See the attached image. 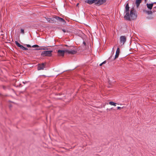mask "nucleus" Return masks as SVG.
<instances>
[{
  "label": "nucleus",
  "mask_w": 156,
  "mask_h": 156,
  "mask_svg": "<svg viewBox=\"0 0 156 156\" xmlns=\"http://www.w3.org/2000/svg\"><path fill=\"white\" fill-rule=\"evenodd\" d=\"M129 4L127 3L125 7V12L126 14L124 16V18L125 19L130 20H134L136 19L137 17V15L135 9L132 8L131 9L130 11V13H129Z\"/></svg>",
  "instance_id": "f257e3e1"
},
{
  "label": "nucleus",
  "mask_w": 156,
  "mask_h": 156,
  "mask_svg": "<svg viewBox=\"0 0 156 156\" xmlns=\"http://www.w3.org/2000/svg\"><path fill=\"white\" fill-rule=\"evenodd\" d=\"M106 1H88V4L94 3L96 5L99 6L105 2Z\"/></svg>",
  "instance_id": "f03ea898"
},
{
  "label": "nucleus",
  "mask_w": 156,
  "mask_h": 156,
  "mask_svg": "<svg viewBox=\"0 0 156 156\" xmlns=\"http://www.w3.org/2000/svg\"><path fill=\"white\" fill-rule=\"evenodd\" d=\"M52 51H44L42 52L41 53V55L43 56L50 57L52 55Z\"/></svg>",
  "instance_id": "7ed1b4c3"
},
{
  "label": "nucleus",
  "mask_w": 156,
  "mask_h": 156,
  "mask_svg": "<svg viewBox=\"0 0 156 156\" xmlns=\"http://www.w3.org/2000/svg\"><path fill=\"white\" fill-rule=\"evenodd\" d=\"M55 18L57 20V22L59 24H64L66 23V22L62 18L58 16H56Z\"/></svg>",
  "instance_id": "20e7f679"
},
{
  "label": "nucleus",
  "mask_w": 156,
  "mask_h": 156,
  "mask_svg": "<svg viewBox=\"0 0 156 156\" xmlns=\"http://www.w3.org/2000/svg\"><path fill=\"white\" fill-rule=\"evenodd\" d=\"M126 37L125 36H121L120 37V42L122 45H123L126 41Z\"/></svg>",
  "instance_id": "39448f33"
},
{
  "label": "nucleus",
  "mask_w": 156,
  "mask_h": 156,
  "mask_svg": "<svg viewBox=\"0 0 156 156\" xmlns=\"http://www.w3.org/2000/svg\"><path fill=\"white\" fill-rule=\"evenodd\" d=\"M46 63H42V64H39L38 65L37 69L38 70H43L44 68Z\"/></svg>",
  "instance_id": "423d86ee"
},
{
  "label": "nucleus",
  "mask_w": 156,
  "mask_h": 156,
  "mask_svg": "<svg viewBox=\"0 0 156 156\" xmlns=\"http://www.w3.org/2000/svg\"><path fill=\"white\" fill-rule=\"evenodd\" d=\"M65 52V50H58L57 51L58 55L62 56H64Z\"/></svg>",
  "instance_id": "0eeeda50"
},
{
  "label": "nucleus",
  "mask_w": 156,
  "mask_h": 156,
  "mask_svg": "<svg viewBox=\"0 0 156 156\" xmlns=\"http://www.w3.org/2000/svg\"><path fill=\"white\" fill-rule=\"evenodd\" d=\"M66 52H67L68 54H74L76 53V51L74 50H66Z\"/></svg>",
  "instance_id": "6e6552de"
},
{
  "label": "nucleus",
  "mask_w": 156,
  "mask_h": 156,
  "mask_svg": "<svg viewBox=\"0 0 156 156\" xmlns=\"http://www.w3.org/2000/svg\"><path fill=\"white\" fill-rule=\"evenodd\" d=\"M119 53H120L119 48H118L117 49V50H116V54H115V58L114 59H116L118 58V57L119 56Z\"/></svg>",
  "instance_id": "1a4fd4ad"
},
{
  "label": "nucleus",
  "mask_w": 156,
  "mask_h": 156,
  "mask_svg": "<svg viewBox=\"0 0 156 156\" xmlns=\"http://www.w3.org/2000/svg\"><path fill=\"white\" fill-rule=\"evenodd\" d=\"M154 3L147 4L146 5L147 8L150 9H152Z\"/></svg>",
  "instance_id": "9d476101"
},
{
  "label": "nucleus",
  "mask_w": 156,
  "mask_h": 156,
  "mask_svg": "<svg viewBox=\"0 0 156 156\" xmlns=\"http://www.w3.org/2000/svg\"><path fill=\"white\" fill-rule=\"evenodd\" d=\"M141 1H136V4L137 8H138L141 2Z\"/></svg>",
  "instance_id": "9b49d317"
},
{
  "label": "nucleus",
  "mask_w": 156,
  "mask_h": 156,
  "mask_svg": "<svg viewBox=\"0 0 156 156\" xmlns=\"http://www.w3.org/2000/svg\"><path fill=\"white\" fill-rule=\"evenodd\" d=\"M109 105H114V106H116V104H117L116 103H114V102L112 101L109 102Z\"/></svg>",
  "instance_id": "f8f14e48"
},
{
  "label": "nucleus",
  "mask_w": 156,
  "mask_h": 156,
  "mask_svg": "<svg viewBox=\"0 0 156 156\" xmlns=\"http://www.w3.org/2000/svg\"><path fill=\"white\" fill-rule=\"evenodd\" d=\"M46 20L49 23H53V20L50 18H46Z\"/></svg>",
  "instance_id": "ddd939ff"
},
{
  "label": "nucleus",
  "mask_w": 156,
  "mask_h": 156,
  "mask_svg": "<svg viewBox=\"0 0 156 156\" xmlns=\"http://www.w3.org/2000/svg\"><path fill=\"white\" fill-rule=\"evenodd\" d=\"M15 44L16 45L18 46V47H20L21 46V45L20 44V43H19L17 41H16L15 42Z\"/></svg>",
  "instance_id": "4468645a"
},
{
  "label": "nucleus",
  "mask_w": 156,
  "mask_h": 156,
  "mask_svg": "<svg viewBox=\"0 0 156 156\" xmlns=\"http://www.w3.org/2000/svg\"><path fill=\"white\" fill-rule=\"evenodd\" d=\"M83 49H84L85 48V47L86 46V43L85 41H83Z\"/></svg>",
  "instance_id": "2eb2a0df"
},
{
  "label": "nucleus",
  "mask_w": 156,
  "mask_h": 156,
  "mask_svg": "<svg viewBox=\"0 0 156 156\" xmlns=\"http://www.w3.org/2000/svg\"><path fill=\"white\" fill-rule=\"evenodd\" d=\"M21 33L22 34H24V30L23 29H21Z\"/></svg>",
  "instance_id": "dca6fc26"
},
{
  "label": "nucleus",
  "mask_w": 156,
  "mask_h": 156,
  "mask_svg": "<svg viewBox=\"0 0 156 156\" xmlns=\"http://www.w3.org/2000/svg\"><path fill=\"white\" fill-rule=\"evenodd\" d=\"M32 47L33 48L38 47H39V46L35 44L32 46Z\"/></svg>",
  "instance_id": "f3484780"
},
{
  "label": "nucleus",
  "mask_w": 156,
  "mask_h": 156,
  "mask_svg": "<svg viewBox=\"0 0 156 156\" xmlns=\"http://www.w3.org/2000/svg\"><path fill=\"white\" fill-rule=\"evenodd\" d=\"M23 50H28V49L27 48H25L24 47Z\"/></svg>",
  "instance_id": "a211bd4d"
},
{
  "label": "nucleus",
  "mask_w": 156,
  "mask_h": 156,
  "mask_svg": "<svg viewBox=\"0 0 156 156\" xmlns=\"http://www.w3.org/2000/svg\"><path fill=\"white\" fill-rule=\"evenodd\" d=\"M147 12L148 14H151L152 13V12L151 11H148Z\"/></svg>",
  "instance_id": "6ab92c4d"
},
{
  "label": "nucleus",
  "mask_w": 156,
  "mask_h": 156,
  "mask_svg": "<svg viewBox=\"0 0 156 156\" xmlns=\"http://www.w3.org/2000/svg\"><path fill=\"white\" fill-rule=\"evenodd\" d=\"M23 47H23V46H22V45H21V46H20V48L21 49H23Z\"/></svg>",
  "instance_id": "aec40b11"
},
{
  "label": "nucleus",
  "mask_w": 156,
  "mask_h": 156,
  "mask_svg": "<svg viewBox=\"0 0 156 156\" xmlns=\"http://www.w3.org/2000/svg\"><path fill=\"white\" fill-rule=\"evenodd\" d=\"M27 47L28 48L30 47H31V46L29 44H27Z\"/></svg>",
  "instance_id": "412c9836"
},
{
  "label": "nucleus",
  "mask_w": 156,
  "mask_h": 156,
  "mask_svg": "<svg viewBox=\"0 0 156 156\" xmlns=\"http://www.w3.org/2000/svg\"><path fill=\"white\" fill-rule=\"evenodd\" d=\"M41 49H42L39 48L36 49L35 50H41Z\"/></svg>",
  "instance_id": "4be33fe9"
},
{
  "label": "nucleus",
  "mask_w": 156,
  "mask_h": 156,
  "mask_svg": "<svg viewBox=\"0 0 156 156\" xmlns=\"http://www.w3.org/2000/svg\"><path fill=\"white\" fill-rule=\"evenodd\" d=\"M121 108L120 107H117V109H121Z\"/></svg>",
  "instance_id": "5701e85b"
},
{
  "label": "nucleus",
  "mask_w": 156,
  "mask_h": 156,
  "mask_svg": "<svg viewBox=\"0 0 156 156\" xmlns=\"http://www.w3.org/2000/svg\"><path fill=\"white\" fill-rule=\"evenodd\" d=\"M106 63V61H105L104 62H102L103 64H105Z\"/></svg>",
  "instance_id": "b1692460"
},
{
  "label": "nucleus",
  "mask_w": 156,
  "mask_h": 156,
  "mask_svg": "<svg viewBox=\"0 0 156 156\" xmlns=\"http://www.w3.org/2000/svg\"><path fill=\"white\" fill-rule=\"evenodd\" d=\"M62 31L64 32V33H65L66 32V30H65V29H63L62 30Z\"/></svg>",
  "instance_id": "393cba45"
},
{
  "label": "nucleus",
  "mask_w": 156,
  "mask_h": 156,
  "mask_svg": "<svg viewBox=\"0 0 156 156\" xmlns=\"http://www.w3.org/2000/svg\"><path fill=\"white\" fill-rule=\"evenodd\" d=\"M102 65H103V64H102V63H101V64H100L99 65V66H102Z\"/></svg>",
  "instance_id": "a878e982"
},
{
  "label": "nucleus",
  "mask_w": 156,
  "mask_h": 156,
  "mask_svg": "<svg viewBox=\"0 0 156 156\" xmlns=\"http://www.w3.org/2000/svg\"><path fill=\"white\" fill-rule=\"evenodd\" d=\"M78 5H79V3H77V4L76 5V6L77 7L78 6Z\"/></svg>",
  "instance_id": "bb28decb"
},
{
  "label": "nucleus",
  "mask_w": 156,
  "mask_h": 156,
  "mask_svg": "<svg viewBox=\"0 0 156 156\" xmlns=\"http://www.w3.org/2000/svg\"><path fill=\"white\" fill-rule=\"evenodd\" d=\"M88 0H87V1H85V2H86V3H88Z\"/></svg>",
  "instance_id": "cd10ccee"
},
{
  "label": "nucleus",
  "mask_w": 156,
  "mask_h": 156,
  "mask_svg": "<svg viewBox=\"0 0 156 156\" xmlns=\"http://www.w3.org/2000/svg\"><path fill=\"white\" fill-rule=\"evenodd\" d=\"M92 58H93V57L92 56V57H91V60H92Z\"/></svg>",
  "instance_id": "c85d7f7f"
},
{
  "label": "nucleus",
  "mask_w": 156,
  "mask_h": 156,
  "mask_svg": "<svg viewBox=\"0 0 156 156\" xmlns=\"http://www.w3.org/2000/svg\"><path fill=\"white\" fill-rule=\"evenodd\" d=\"M115 46H114L113 47V49L114 48Z\"/></svg>",
  "instance_id": "c756f323"
}]
</instances>
